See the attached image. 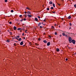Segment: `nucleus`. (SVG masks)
<instances>
[{
    "mask_svg": "<svg viewBox=\"0 0 76 76\" xmlns=\"http://www.w3.org/2000/svg\"><path fill=\"white\" fill-rule=\"evenodd\" d=\"M69 41H70L71 40H72V38H71V37H69V39H68Z\"/></svg>",
    "mask_w": 76,
    "mask_h": 76,
    "instance_id": "11",
    "label": "nucleus"
},
{
    "mask_svg": "<svg viewBox=\"0 0 76 76\" xmlns=\"http://www.w3.org/2000/svg\"><path fill=\"white\" fill-rule=\"evenodd\" d=\"M49 4H53V2L50 1L49 2Z\"/></svg>",
    "mask_w": 76,
    "mask_h": 76,
    "instance_id": "13",
    "label": "nucleus"
},
{
    "mask_svg": "<svg viewBox=\"0 0 76 76\" xmlns=\"http://www.w3.org/2000/svg\"><path fill=\"white\" fill-rule=\"evenodd\" d=\"M27 31V30H26L25 31V32L26 33V31Z\"/></svg>",
    "mask_w": 76,
    "mask_h": 76,
    "instance_id": "53",
    "label": "nucleus"
},
{
    "mask_svg": "<svg viewBox=\"0 0 76 76\" xmlns=\"http://www.w3.org/2000/svg\"><path fill=\"white\" fill-rule=\"evenodd\" d=\"M50 45V42H49L47 44V45L48 46H49Z\"/></svg>",
    "mask_w": 76,
    "mask_h": 76,
    "instance_id": "3",
    "label": "nucleus"
},
{
    "mask_svg": "<svg viewBox=\"0 0 76 76\" xmlns=\"http://www.w3.org/2000/svg\"><path fill=\"white\" fill-rule=\"evenodd\" d=\"M23 42H21L20 43V45H23Z\"/></svg>",
    "mask_w": 76,
    "mask_h": 76,
    "instance_id": "6",
    "label": "nucleus"
},
{
    "mask_svg": "<svg viewBox=\"0 0 76 76\" xmlns=\"http://www.w3.org/2000/svg\"><path fill=\"white\" fill-rule=\"evenodd\" d=\"M43 42H44V43H46V42H47V41L46 40H44Z\"/></svg>",
    "mask_w": 76,
    "mask_h": 76,
    "instance_id": "14",
    "label": "nucleus"
},
{
    "mask_svg": "<svg viewBox=\"0 0 76 76\" xmlns=\"http://www.w3.org/2000/svg\"><path fill=\"white\" fill-rule=\"evenodd\" d=\"M15 38H12V39H15Z\"/></svg>",
    "mask_w": 76,
    "mask_h": 76,
    "instance_id": "48",
    "label": "nucleus"
},
{
    "mask_svg": "<svg viewBox=\"0 0 76 76\" xmlns=\"http://www.w3.org/2000/svg\"><path fill=\"white\" fill-rule=\"evenodd\" d=\"M38 40H39V41H40L41 40V39L39 38L38 39Z\"/></svg>",
    "mask_w": 76,
    "mask_h": 76,
    "instance_id": "37",
    "label": "nucleus"
},
{
    "mask_svg": "<svg viewBox=\"0 0 76 76\" xmlns=\"http://www.w3.org/2000/svg\"><path fill=\"white\" fill-rule=\"evenodd\" d=\"M61 1H63L64 0H61Z\"/></svg>",
    "mask_w": 76,
    "mask_h": 76,
    "instance_id": "58",
    "label": "nucleus"
},
{
    "mask_svg": "<svg viewBox=\"0 0 76 76\" xmlns=\"http://www.w3.org/2000/svg\"><path fill=\"white\" fill-rule=\"evenodd\" d=\"M9 24H12V22H9Z\"/></svg>",
    "mask_w": 76,
    "mask_h": 76,
    "instance_id": "36",
    "label": "nucleus"
},
{
    "mask_svg": "<svg viewBox=\"0 0 76 76\" xmlns=\"http://www.w3.org/2000/svg\"><path fill=\"white\" fill-rule=\"evenodd\" d=\"M13 28H14V30L15 31V30H16V29H17V28H16V26H15Z\"/></svg>",
    "mask_w": 76,
    "mask_h": 76,
    "instance_id": "5",
    "label": "nucleus"
},
{
    "mask_svg": "<svg viewBox=\"0 0 76 76\" xmlns=\"http://www.w3.org/2000/svg\"><path fill=\"white\" fill-rule=\"evenodd\" d=\"M16 37H17L18 38H20V36H16Z\"/></svg>",
    "mask_w": 76,
    "mask_h": 76,
    "instance_id": "26",
    "label": "nucleus"
},
{
    "mask_svg": "<svg viewBox=\"0 0 76 76\" xmlns=\"http://www.w3.org/2000/svg\"><path fill=\"white\" fill-rule=\"evenodd\" d=\"M55 35H56L57 34V32H55Z\"/></svg>",
    "mask_w": 76,
    "mask_h": 76,
    "instance_id": "35",
    "label": "nucleus"
},
{
    "mask_svg": "<svg viewBox=\"0 0 76 76\" xmlns=\"http://www.w3.org/2000/svg\"><path fill=\"white\" fill-rule=\"evenodd\" d=\"M13 12H14V11H13V10H12L11 11V12L12 13H13Z\"/></svg>",
    "mask_w": 76,
    "mask_h": 76,
    "instance_id": "23",
    "label": "nucleus"
},
{
    "mask_svg": "<svg viewBox=\"0 0 76 76\" xmlns=\"http://www.w3.org/2000/svg\"><path fill=\"white\" fill-rule=\"evenodd\" d=\"M29 44H30V45H32V44H31V43H29Z\"/></svg>",
    "mask_w": 76,
    "mask_h": 76,
    "instance_id": "52",
    "label": "nucleus"
},
{
    "mask_svg": "<svg viewBox=\"0 0 76 76\" xmlns=\"http://www.w3.org/2000/svg\"><path fill=\"white\" fill-rule=\"evenodd\" d=\"M18 31H19V30H21V29L22 30V29L20 28H18Z\"/></svg>",
    "mask_w": 76,
    "mask_h": 76,
    "instance_id": "16",
    "label": "nucleus"
},
{
    "mask_svg": "<svg viewBox=\"0 0 76 76\" xmlns=\"http://www.w3.org/2000/svg\"><path fill=\"white\" fill-rule=\"evenodd\" d=\"M53 7H55V4L53 3Z\"/></svg>",
    "mask_w": 76,
    "mask_h": 76,
    "instance_id": "20",
    "label": "nucleus"
},
{
    "mask_svg": "<svg viewBox=\"0 0 76 76\" xmlns=\"http://www.w3.org/2000/svg\"><path fill=\"white\" fill-rule=\"evenodd\" d=\"M7 31H8V32H9L10 31L9 30H7Z\"/></svg>",
    "mask_w": 76,
    "mask_h": 76,
    "instance_id": "57",
    "label": "nucleus"
},
{
    "mask_svg": "<svg viewBox=\"0 0 76 76\" xmlns=\"http://www.w3.org/2000/svg\"><path fill=\"white\" fill-rule=\"evenodd\" d=\"M25 18H26V15H25Z\"/></svg>",
    "mask_w": 76,
    "mask_h": 76,
    "instance_id": "50",
    "label": "nucleus"
},
{
    "mask_svg": "<svg viewBox=\"0 0 76 76\" xmlns=\"http://www.w3.org/2000/svg\"><path fill=\"white\" fill-rule=\"evenodd\" d=\"M27 16L28 18H32V15H30L29 14H28Z\"/></svg>",
    "mask_w": 76,
    "mask_h": 76,
    "instance_id": "2",
    "label": "nucleus"
},
{
    "mask_svg": "<svg viewBox=\"0 0 76 76\" xmlns=\"http://www.w3.org/2000/svg\"><path fill=\"white\" fill-rule=\"evenodd\" d=\"M35 20L37 22H38V18H35Z\"/></svg>",
    "mask_w": 76,
    "mask_h": 76,
    "instance_id": "12",
    "label": "nucleus"
},
{
    "mask_svg": "<svg viewBox=\"0 0 76 76\" xmlns=\"http://www.w3.org/2000/svg\"><path fill=\"white\" fill-rule=\"evenodd\" d=\"M72 42L73 44H75V42H76L75 40H72Z\"/></svg>",
    "mask_w": 76,
    "mask_h": 76,
    "instance_id": "1",
    "label": "nucleus"
},
{
    "mask_svg": "<svg viewBox=\"0 0 76 76\" xmlns=\"http://www.w3.org/2000/svg\"><path fill=\"white\" fill-rule=\"evenodd\" d=\"M60 51V49H58V48H57L56 49V51L57 52H59V51Z\"/></svg>",
    "mask_w": 76,
    "mask_h": 76,
    "instance_id": "4",
    "label": "nucleus"
},
{
    "mask_svg": "<svg viewBox=\"0 0 76 76\" xmlns=\"http://www.w3.org/2000/svg\"><path fill=\"white\" fill-rule=\"evenodd\" d=\"M24 35H25V34H24V33H23L22 34V36H24Z\"/></svg>",
    "mask_w": 76,
    "mask_h": 76,
    "instance_id": "41",
    "label": "nucleus"
},
{
    "mask_svg": "<svg viewBox=\"0 0 76 76\" xmlns=\"http://www.w3.org/2000/svg\"><path fill=\"white\" fill-rule=\"evenodd\" d=\"M51 28L52 29H54V27L53 26H52Z\"/></svg>",
    "mask_w": 76,
    "mask_h": 76,
    "instance_id": "17",
    "label": "nucleus"
},
{
    "mask_svg": "<svg viewBox=\"0 0 76 76\" xmlns=\"http://www.w3.org/2000/svg\"><path fill=\"white\" fill-rule=\"evenodd\" d=\"M51 9H54V8L53 7H51Z\"/></svg>",
    "mask_w": 76,
    "mask_h": 76,
    "instance_id": "28",
    "label": "nucleus"
},
{
    "mask_svg": "<svg viewBox=\"0 0 76 76\" xmlns=\"http://www.w3.org/2000/svg\"><path fill=\"white\" fill-rule=\"evenodd\" d=\"M65 37H68V36H67V35H65Z\"/></svg>",
    "mask_w": 76,
    "mask_h": 76,
    "instance_id": "45",
    "label": "nucleus"
},
{
    "mask_svg": "<svg viewBox=\"0 0 76 76\" xmlns=\"http://www.w3.org/2000/svg\"><path fill=\"white\" fill-rule=\"evenodd\" d=\"M7 0H5V2H7Z\"/></svg>",
    "mask_w": 76,
    "mask_h": 76,
    "instance_id": "39",
    "label": "nucleus"
},
{
    "mask_svg": "<svg viewBox=\"0 0 76 76\" xmlns=\"http://www.w3.org/2000/svg\"><path fill=\"white\" fill-rule=\"evenodd\" d=\"M57 4H58V5L59 6H60V4H59L58 3H57Z\"/></svg>",
    "mask_w": 76,
    "mask_h": 76,
    "instance_id": "47",
    "label": "nucleus"
},
{
    "mask_svg": "<svg viewBox=\"0 0 76 76\" xmlns=\"http://www.w3.org/2000/svg\"><path fill=\"white\" fill-rule=\"evenodd\" d=\"M62 35L63 36H66V34H65V33H62Z\"/></svg>",
    "mask_w": 76,
    "mask_h": 76,
    "instance_id": "7",
    "label": "nucleus"
},
{
    "mask_svg": "<svg viewBox=\"0 0 76 76\" xmlns=\"http://www.w3.org/2000/svg\"><path fill=\"white\" fill-rule=\"evenodd\" d=\"M62 20H64L63 19H62Z\"/></svg>",
    "mask_w": 76,
    "mask_h": 76,
    "instance_id": "59",
    "label": "nucleus"
},
{
    "mask_svg": "<svg viewBox=\"0 0 76 76\" xmlns=\"http://www.w3.org/2000/svg\"><path fill=\"white\" fill-rule=\"evenodd\" d=\"M40 28H41V29L42 28V26H40Z\"/></svg>",
    "mask_w": 76,
    "mask_h": 76,
    "instance_id": "29",
    "label": "nucleus"
},
{
    "mask_svg": "<svg viewBox=\"0 0 76 76\" xmlns=\"http://www.w3.org/2000/svg\"><path fill=\"white\" fill-rule=\"evenodd\" d=\"M52 13H56V12H52Z\"/></svg>",
    "mask_w": 76,
    "mask_h": 76,
    "instance_id": "43",
    "label": "nucleus"
},
{
    "mask_svg": "<svg viewBox=\"0 0 76 76\" xmlns=\"http://www.w3.org/2000/svg\"><path fill=\"white\" fill-rule=\"evenodd\" d=\"M38 18H39V19H40V18H41V17L39 16H38Z\"/></svg>",
    "mask_w": 76,
    "mask_h": 76,
    "instance_id": "32",
    "label": "nucleus"
},
{
    "mask_svg": "<svg viewBox=\"0 0 76 76\" xmlns=\"http://www.w3.org/2000/svg\"><path fill=\"white\" fill-rule=\"evenodd\" d=\"M9 33H10V35H12V32H10Z\"/></svg>",
    "mask_w": 76,
    "mask_h": 76,
    "instance_id": "15",
    "label": "nucleus"
},
{
    "mask_svg": "<svg viewBox=\"0 0 76 76\" xmlns=\"http://www.w3.org/2000/svg\"><path fill=\"white\" fill-rule=\"evenodd\" d=\"M69 25H70V26H72V23H69Z\"/></svg>",
    "mask_w": 76,
    "mask_h": 76,
    "instance_id": "21",
    "label": "nucleus"
},
{
    "mask_svg": "<svg viewBox=\"0 0 76 76\" xmlns=\"http://www.w3.org/2000/svg\"><path fill=\"white\" fill-rule=\"evenodd\" d=\"M22 40V39H21V38H20L19 39V41H21Z\"/></svg>",
    "mask_w": 76,
    "mask_h": 76,
    "instance_id": "19",
    "label": "nucleus"
},
{
    "mask_svg": "<svg viewBox=\"0 0 76 76\" xmlns=\"http://www.w3.org/2000/svg\"><path fill=\"white\" fill-rule=\"evenodd\" d=\"M47 10H50V9L49 8H47Z\"/></svg>",
    "mask_w": 76,
    "mask_h": 76,
    "instance_id": "25",
    "label": "nucleus"
},
{
    "mask_svg": "<svg viewBox=\"0 0 76 76\" xmlns=\"http://www.w3.org/2000/svg\"><path fill=\"white\" fill-rule=\"evenodd\" d=\"M69 41L70 43H72V40H69Z\"/></svg>",
    "mask_w": 76,
    "mask_h": 76,
    "instance_id": "18",
    "label": "nucleus"
},
{
    "mask_svg": "<svg viewBox=\"0 0 76 76\" xmlns=\"http://www.w3.org/2000/svg\"><path fill=\"white\" fill-rule=\"evenodd\" d=\"M23 19H22V20H20V21L21 22H22V21H23Z\"/></svg>",
    "mask_w": 76,
    "mask_h": 76,
    "instance_id": "31",
    "label": "nucleus"
},
{
    "mask_svg": "<svg viewBox=\"0 0 76 76\" xmlns=\"http://www.w3.org/2000/svg\"><path fill=\"white\" fill-rule=\"evenodd\" d=\"M42 24H43V25H44V24H43V23H42Z\"/></svg>",
    "mask_w": 76,
    "mask_h": 76,
    "instance_id": "60",
    "label": "nucleus"
},
{
    "mask_svg": "<svg viewBox=\"0 0 76 76\" xmlns=\"http://www.w3.org/2000/svg\"><path fill=\"white\" fill-rule=\"evenodd\" d=\"M26 20V18H24L23 19V20Z\"/></svg>",
    "mask_w": 76,
    "mask_h": 76,
    "instance_id": "40",
    "label": "nucleus"
},
{
    "mask_svg": "<svg viewBox=\"0 0 76 76\" xmlns=\"http://www.w3.org/2000/svg\"><path fill=\"white\" fill-rule=\"evenodd\" d=\"M43 21H44V22H45V20H44Z\"/></svg>",
    "mask_w": 76,
    "mask_h": 76,
    "instance_id": "49",
    "label": "nucleus"
},
{
    "mask_svg": "<svg viewBox=\"0 0 76 76\" xmlns=\"http://www.w3.org/2000/svg\"><path fill=\"white\" fill-rule=\"evenodd\" d=\"M24 39H25V37H24L23 38Z\"/></svg>",
    "mask_w": 76,
    "mask_h": 76,
    "instance_id": "56",
    "label": "nucleus"
},
{
    "mask_svg": "<svg viewBox=\"0 0 76 76\" xmlns=\"http://www.w3.org/2000/svg\"><path fill=\"white\" fill-rule=\"evenodd\" d=\"M68 48H69V47Z\"/></svg>",
    "mask_w": 76,
    "mask_h": 76,
    "instance_id": "64",
    "label": "nucleus"
},
{
    "mask_svg": "<svg viewBox=\"0 0 76 76\" xmlns=\"http://www.w3.org/2000/svg\"><path fill=\"white\" fill-rule=\"evenodd\" d=\"M22 29H23V30H24V28H23Z\"/></svg>",
    "mask_w": 76,
    "mask_h": 76,
    "instance_id": "61",
    "label": "nucleus"
},
{
    "mask_svg": "<svg viewBox=\"0 0 76 76\" xmlns=\"http://www.w3.org/2000/svg\"><path fill=\"white\" fill-rule=\"evenodd\" d=\"M41 25V23H39L38 24V26H40Z\"/></svg>",
    "mask_w": 76,
    "mask_h": 76,
    "instance_id": "10",
    "label": "nucleus"
},
{
    "mask_svg": "<svg viewBox=\"0 0 76 76\" xmlns=\"http://www.w3.org/2000/svg\"><path fill=\"white\" fill-rule=\"evenodd\" d=\"M43 34H44V35H45V33H43Z\"/></svg>",
    "mask_w": 76,
    "mask_h": 76,
    "instance_id": "51",
    "label": "nucleus"
},
{
    "mask_svg": "<svg viewBox=\"0 0 76 76\" xmlns=\"http://www.w3.org/2000/svg\"><path fill=\"white\" fill-rule=\"evenodd\" d=\"M27 14H31V12L28 11L27 12Z\"/></svg>",
    "mask_w": 76,
    "mask_h": 76,
    "instance_id": "9",
    "label": "nucleus"
},
{
    "mask_svg": "<svg viewBox=\"0 0 76 76\" xmlns=\"http://www.w3.org/2000/svg\"><path fill=\"white\" fill-rule=\"evenodd\" d=\"M26 9H28V10H31V9H29L28 7H27L26 8Z\"/></svg>",
    "mask_w": 76,
    "mask_h": 76,
    "instance_id": "24",
    "label": "nucleus"
},
{
    "mask_svg": "<svg viewBox=\"0 0 76 76\" xmlns=\"http://www.w3.org/2000/svg\"><path fill=\"white\" fill-rule=\"evenodd\" d=\"M60 37H61V35H60Z\"/></svg>",
    "mask_w": 76,
    "mask_h": 76,
    "instance_id": "54",
    "label": "nucleus"
},
{
    "mask_svg": "<svg viewBox=\"0 0 76 76\" xmlns=\"http://www.w3.org/2000/svg\"><path fill=\"white\" fill-rule=\"evenodd\" d=\"M17 40H19V39H18V38H17Z\"/></svg>",
    "mask_w": 76,
    "mask_h": 76,
    "instance_id": "63",
    "label": "nucleus"
},
{
    "mask_svg": "<svg viewBox=\"0 0 76 76\" xmlns=\"http://www.w3.org/2000/svg\"><path fill=\"white\" fill-rule=\"evenodd\" d=\"M14 46H16V43H15L14 44Z\"/></svg>",
    "mask_w": 76,
    "mask_h": 76,
    "instance_id": "33",
    "label": "nucleus"
},
{
    "mask_svg": "<svg viewBox=\"0 0 76 76\" xmlns=\"http://www.w3.org/2000/svg\"><path fill=\"white\" fill-rule=\"evenodd\" d=\"M71 18H72V16H69L68 17V19H71Z\"/></svg>",
    "mask_w": 76,
    "mask_h": 76,
    "instance_id": "8",
    "label": "nucleus"
},
{
    "mask_svg": "<svg viewBox=\"0 0 76 76\" xmlns=\"http://www.w3.org/2000/svg\"><path fill=\"white\" fill-rule=\"evenodd\" d=\"M24 13H25V14H26V13H27V12H26V11L24 12Z\"/></svg>",
    "mask_w": 76,
    "mask_h": 76,
    "instance_id": "38",
    "label": "nucleus"
},
{
    "mask_svg": "<svg viewBox=\"0 0 76 76\" xmlns=\"http://www.w3.org/2000/svg\"><path fill=\"white\" fill-rule=\"evenodd\" d=\"M49 37L50 38H51V36H49Z\"/></svg>",
    "mask_w": 76,
    "mask_h": 76,
    "instance_id": "46",
    "label": "nucleus"
},
{
    "mask_svg": "<svg viewBox=\"0 0 76 76\" xmlns=\"http://www.w3.org/2000/svg\"><path fill=\"white\" fill-rule=\"evenodd\" d=\"M69 29H71V27H70L69 28Z\"/></svg>",
    "mask_w": 76,
    "mask_h": 76,
    "instance_id": "55",
    "label": "nucleus"
},
{
    "mask_svg": "<svg viewBox=\"0 0 76 76\" xmlns=\"http://www.w3.org/2000/svg\"><path fill=\"white\" fill-rule=\"evenodd\" d=\"M22 15H20L19 17H20V18H21V17H22Z\"/></svg>",
    "mask_w": 76,
    "mask_h": 76,
    "instance_id": "34",
    "label": "nucleus"
},
{
    "mask_svg": "<svg viewBox=\"0 0 76 76\" xmlns=\"http://www.w3.org/2000/svg\"><path fill=\"white\" fill-rule=\"evenodd\" d=\"M35 45H39L37 43H35Z\"/></svg>",
    "mask_w": 76,
    "mask_h": 76,
    "instance_id": "27",
    "label": "nucleus"
},
{
    "mask_svg": "<svg viewBox=\"0 0 76 76\" xmlns=\"http://www.w3.org/2000/svg\"><path fill=\"white\" fill-rule=\"evenodd\" d=\"M7 42H10V41L9 40H7Z\"/></svg>",
    "mask_w": 76,
    "mask_h": 76,
    "instance_id": "22",
    "label": "nucleus"
},
{
    "mask_svg": "<svg viewBox=\"0 0 76 76\" xmlns=\"http://www.w3.org/2000/svg\"><path fill=\"white\" fill-rule=\"evenodd\" d=\"M71 48V49H73V48Z\"/></svg>",
    "mask_w": 76,
    "mask_h": 76,
    "instance_id": "62",
    "label": "nucleus"
},
{
    "mask_svg": "<svg viewBox=\"0 0 76 76\" xmlns=\"http://www.w3.org/2000/svg\"><path fill=\"white\" fill-rule=\"evenodd\" d=\"M74 6L75 8H76V4H75L74 5Z\"/></svg>",
    "mask_w": 76,
    "mask_h": 76,
    "instance_id": "30",
    "label": "nucleus"
},
{
    "mask_svg": "<svg viewBox=\"0 0 76 76\" xmlns=\"http://www.w3.org/2000/svg\"><path fill=\"white\" fill-rule=\"evenodd\" d=\"M66 61H67V60H68V59L66 58Z\"/></svg>",
    "mask_w": 76,
    "mask_h": 76,
    "instance_id": "44",
    "label": "nucleus"
},
{
    "mask_svg": "<svg viewBox=\"0 0 76 76\" xmlns=\"http://www.w3.org/2000/svg\"><path fill=\"white\" fill-rule=\"evenodd\" d=\"M16 37H15V39H18V38H17Z\"/></svg>",
    "mask_w": 76,
    "mask_h": 76,
    "instance_id": "42",
    "label": "nucleus"
}]
</instances>
